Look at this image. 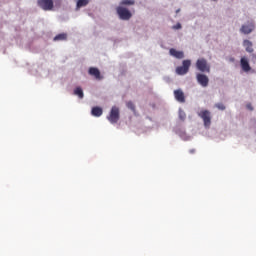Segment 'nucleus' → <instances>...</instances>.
<instances>
[{
	"instance_id": "nucleus-3",
	"label": "nucleus",
	"mask_w": 256,
	"mask_h": 256,
	"mask_svg": "<svg viewBox=\"0 0 256 256\" xmlns=\"http://www.w3.org/2000/svg\"><path fill=\"white\" fill-rule=\"evenodd\" d=\"M117 15L122 21H129L133 17V14L130 12V10L123 6L117 7Z\"/></svg>"
},
{
	"instance_id": "nucleus-5",
	"label": "nucleus",
	"mask_w": 256,
	"mask_h": 256,
	"mask_svg": "<svg viewBox=\"0 0 256 256\" xmlns=\"http://www.w3.org/2000/svg\"><path fill=\"white\" fill-rule=\"evenodd\" d=\"M38 7L43 11H52L54 9L53 0H38Z\"/></svg>"
},
{
	"instance_id": "nucleus-1",
	"label": "nucleus",
	"mask_w": 256,
	"mask_h": 256,
	"mask_svg": "<svg viewBox=\"0 0 256 256\" xmlns=\"http://www.w3.org/2000/svg\"><path fill=\"white\" fill-rule=\"evenodd\" d=\"M106 119H108L111 124L117 123L120 120V109L117 106H112L109 115L106 116Z\"/></svg>"
},
{
	"instance_id": "nucleus-13",
	"label": "nucleus",
	"mask_w": 256,
	"mask_h": 256,
	"mask_svg": "<svg viewBox=\"0 0 256 256\" xmlns=\"http://www.w3.org/2000/svg\"><path fill=\"white\" fill-rule=\"evenodd\" d=\"M243 47L246 49L247 53H253V44L249 40L243 41Z\"/></svg>"
},
{
	"instance_id": "nucleus-7",
	"label": "nucleus",
	"mask_w": 256,
	"mask_h": 256,
	"mask_svg": "<svg viewBox=\"0 0 256 256\" xmlns=\"http://www.w3.org/2000/svg\"><path fill=\"white\" fill-rule=\"evenodd\" d=\"M196 80H197L198 85H200L201 87L206 88L207 86H209V77H207L206 75H204L202 73L196 74Z\"/></svg>"
},
{
	"instance_id": "nucleus-14",
	"label": "nucleus",
	"mask_w": 256,
	"mask_h": 256,
	"mask_svg": "<svg viewBox=\"0 0 256 256\" xmlns=\"http://www.w3.org/2000/svg\"><path fill=\"white\" fill-rule=\"evenodd\" d=\"M91 115L94 117H101L103 115V109L100 107H94L91 110Z\"/></svg>"
},
{
	"instance_id": "nucleus-17",
	"label": "nucleus",
	"mask_w": 256,
	"mask_h": 256,
	"mask_svg": "<svg viewBox=\"0 0 256 256\" xmlns=\"http://www.w3.org/2000/svg\"><path fill=\"white\" fill-rule=\"evenodd\" d=\"M135 4L134 0H122L120 2V7H124V6H133Z\"/></svg>"
},
{
	"instance_id": "nucleus-9",
	"label": "nucleus",
	"mask_w": 256,
	"mask_h": 256,
	"mask_svg": "<svg viewBox=\"0 0 256 256\" xmlns=\"http://www.w3.org/2000/svg\"><path fill=\"white\" fill-rule=\"evenodd\" d=\"M88 73L89 75L94 76L96 80H103V76H101L100 70L95 67L89 68Z\"/></svg>"
},
{
	"instance_id": "nucleus-22",
	"label": "nucleus",
	"mask_w": 256,
	"mask_h": 256,
	"mask_svg": "<svg viewBox=\"0 0 256 256\" xmlns=\"http://www.w3.org/2000/svg\"><path fill=\"white\" fill-rule=\"evenodd\" d=\"M181 29V24L177 23L176 26H173V30H180Z\"/></svg>"
},
{
	"instance_id": "nucleus-16",
	"label": "nucleus",
	"mask_w": 256,
	"mask_h": 256,
	"mask_svg": "<svg viewBox=\"0 0 256 256\" xmlns=\"http://www.w3.org/2000/svg\"><path fill=\"white\" fill-rule=\"evenodd\" d=\"M88 3H90L89 0H78V2H76V8L81 9L82 7H86Z\"/></svg>"
},
{
	"instance_id": "nucleus-2",
	"label": "nucleus",
	"mask_w": 256,
	"mask_h": 256,
	"mask_svg": "<svg viewBox=\"0 0 256 256\" xmlns=\"http://www.w3.org/2000/svg\"><path fill=\"white\" fill-rule=\"evenodd\" d=\"M196 69L201 73H210V64L205 58H198L196 61Z\"/></svg>"
},
{
	"instance_id": "nucleus-15",
	"label": "nucleus",
	"mask_w": 256,
	"mask_h": 256,
	"mask_svg": "<svg viewBox=\"0 0 256 256\" xmlns=\"http://www.w3.org/2000/svg\"><path fill=\"white\" fill-rule=\"evenodd\" d=\"M67 38H68L67 33H60L53 38V41H67Z\"/></svg>"
},
{
	"instance_id": "nucleus-23",
	"label": "nucleus",
	"mask_w": 256,
	"mask_h": 256,
	"mask_svg": "<svg viewBox=\"0 0 256 256\" xmlns=\"http://www.w3.org/2000/svg\"><path fill=\"white\" fill-rule=\"evenodd\" d=\"M246 108H247V110H250V111L253 110V107H252V104H251V103H248V104L246 105Z\"/></svg>"
},
{
	"instance_id": "nucleus-6",
	"label": "nucleus",
	"mask_w": 256,
	"mask_h": 256,
	"mask_svg": "<svg viewBox=\"0 0 256 256\" xmlns=\"http://www.w3.org/2000/svg\"><path fill=\"white\" fill-rule=\"evenodd\" d=\"M198 117L203 119L204 127H206V128L210 127V124L212 122H211V117H210L209 110H201L200 112H198Z\"/></svg>"
},
{
	"instance_id": "nucleus-10",
	"label": "nucleus",
	"mask_w": 256,
	"mask_h": 256,
	"mask_svg": "<svg viewBox=\"0 0 256 256\" xmlns=\"http://www.w3.org/2000/svg\"><path fill=\"white\" fill-rule=\"evenodd\" d=\"M255 26H253V23H250L249 25H243L242 28H240V32H242L244 35H249L252 33Z\"/></svg>"
},
{
	"instance_id": "nucleus-8",
	"label": "nucleus",
	"mask_w": 256,
	"mask_h": 256,
	"mask_svg": "<svg viewBox=\"0 0 256 256\" xmlns=\"http://www.w3.org/2000/svg\"><path fill=\"white\" fill-rule=\"evenodd\" d=\"M174 98L178 103H185L186 97L184 96L183 90H174Z\"/></svg>"
},
{
	"instance_id": "nucleus-11",
	"label": "nucleus",
	"mask_w": 256,
	"mask_h": 256,
	"mask_svg": "<svg viewBox=\"0 0 256 256\" xmlns=\"http://www.w3.org/2000/svg\"><path fill=\"white\" fill-rule=\"evenodd\" d=\"M240 67H242V70L244 72H249L251 71V66L249 65L248 59L247 58H242L240 59Z\"/></svg>"
},
{
	"instance_id": "nucleus-4",
	"label": "nucleus",
	"mask_w": 256,
	"mask_h": 256,
	"mask_svg": "<svg viewBox=\"0 0 256 256\" xmlns=\"http://www.w3.org/2000/svg\"><path fill=\"white\" fill-rule=\"evenodd\" d=\"M183 65L182 66H177L176 68V73L177 75H186L189 73V69L192 66V61L191 60H183Z\"/></svg>"
},
{
	"instance_id": "nucleus-12",
	"label": "nucleus",
	"mask_w": 256,
	"mask_h": 256,
	"mask_svg": "<svg viewBox=\"0 0 256 256\" xmlns=\"http://www.w3.org/2000/svg\"><path fill=\"white\" fill-rule=\"evenodd\" d=\"M170 55L176 59H183L184 53L182 51L176 50L174 48H170Z\"/></svg>"
},
{
	"instance_id": "nucleus-18",
	"label": "nucleus",
	"mask_w": 256,
	"mask_h": 256,
	"mask_svg": "<svg viewBox=\"0 0 256 256\" xmlns=\"http://www.w3.org/2000/svg\"><path fill=\"white\" fill-rule=\"evenodd\" d=\"M74 94L79 97V99L84 98V92L82 91L81 87H76L74 90Z\"/></svg>"
},
{
	"instance_id": "nucleus-21",
	"label": "nucleus",
	"mask_w": 256,
	"mask_h": 256,
	"mask_svg": "<svg viewBox=\"0 0 256 256\" xmlns=\"http://www.w3.org/2000/svg\"><path fill=\"white\" fill-rule=\"evenodd\" d=\"M216 108L219 110L224 111L226 109L225 105L223 103H216Z\"/></svg>"
},
{
	"instance_id": "nucleus-20",
	"label": "nucleus",
	"mask_w": 256,
	"mask_h": 256,
	"mask_svg": "<svg viewBox=\"0 0 256 256\" xmlns=\"http://www.w3.org/2000/svg\"><path fill=\"white\" fill-rule=\"evenodd\" d=\"M127 107L128 109H130L132 112L135 111V106H134V103L132 101H128L127 102Z\"/></svg>"
},
{
	"instance_id": "nucleus-19",
	"label": "nucleus",
	"mask_w": 256,
	"mask_h": 256,
	"mask_svg": "<svg viewBox=\"0 0 256 256\" xmlns=\"http://www.w3.org/2000/svg\"><path fill=\"white\" fill-rule=\"evenodd\" d=\"M178 117L181 121H184L186 119V113L183 110H180V112L178 113Z\"/></svg>"
}]
</instances>
